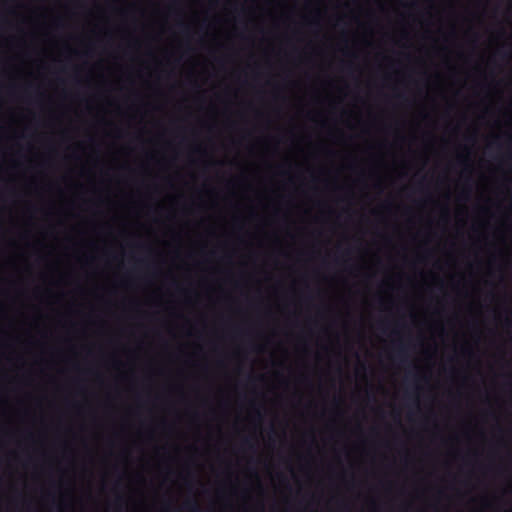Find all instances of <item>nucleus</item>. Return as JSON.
Here are the masks:
<instances>
[{"mask_svg":"<svg viewBox=\"0 0 512 512\" xmlns=\"http://www.w3.org/2000/svg\"><path fill=\"white\" fill-rule=\"evenodd\" d=\"M398 355H399V357H401V359H404L405 349H404L403 346H399V348H398Z\"/></svg>","mask_w":512,"mask_h":512,"instance_id":"obj_2","label":"nucleus"},{"mask_svg":"<svg viewBox=\"0 0 512 512\" xmlns=\"http://www.w3.org/2000/svg\"><path fill=\"white\" fill-rule=\"evenodd\" d=\"M243 444H244V445H249L250 447H252V445H251V443H250V440H249L248 438H245V439L243 440Z\"/></svg>","mask_w":512,"mask_h":512,"instance_id":"obj_3","label":"nucleus"},{"mask_svg":"<svg viewBox=\"0 0 512 512\" xmlns=\"http://www.w3.org/2000/svg\"><path fill=\"white\" fill-rule=\"evenodd\" d=\"M165 512H175V511H172L169 507H166Z\"/></svg>","mask_w":512,"mask_h":512,"instance_id":"obj_6","label":"nucleus"},{"mask_svg":"<svg viewBox=\"0 0 512 512\" xmlns=\"http://www.w3.org/2000/svg\"><path fill=\"white\" fill-rule=\"evenodd\" d=\"M505 324H506L507 326L511 327V326H512V321H511V319L507 318V319H506V321H505Z\"/></svg>","mask_w":512,"mask_h":512,"instance_id":"obj_4","label":"nucleus"},{"mask_svg":"<svg viewBox=\"0 0 512 512\" xmlns=\"http://www.w3.org/2000/svg\"><path fill=\"white\" fill-rule=\"evenodd\" d=\"M180 25L185 32H188V27L185 24L181 23Z\"/></svg>","mask_w":512,"mask_h":512,"instance_id":"obj_5","label":"nucleus"},{"mask_svg":"<svg viewBox=\"0 0 512 512\" xmlns=\"http://www.w3.org/2000/svg\"><path fill=\"white\" fill-rule=\"evenodd\" d=\"M184 506H185L186 509H188L190 511H193V512H199L200 511V507H199V505H198L196 500L186 501Z\"/></svg>","mask_w":512,"mask_h":512,"instance_id":"obj_1","label":"nucleus"}]
</instances>
